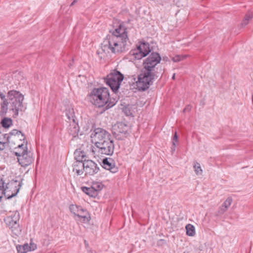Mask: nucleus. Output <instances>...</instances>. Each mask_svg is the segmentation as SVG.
<instances>
[{"mask_svg": "<svg viewBox=\"0 0 253 253\" xmlns=\"http://www.w3.org/2000/svg\"><path fill=\"white\" fill-rule=\"evenodd\" d=\"M130 42L127 35L126 28L121 25L116 29L112 35L103 42L102 50L105 52L116 53L128 50L130 46Z\"/></svg>", "mask_w": 253, "mask_h": 253, "instance_id": "nucleus-1", "label": "nucleus"}, {"mask_svg": "<svg viewBox=\"0 0 253 253\" xmlns=\"http://www.w3.org/2000/svg\"><path fill=\"white\" fill-rule=\"evenodd\" d=\"M0 98L2 101L0 111L1 116L5 115L9 109L10 111L13 112V117H16L18 116L19 111H22L24 109V95L19 91L15 90H9L6 96L3 92H0Z\"/></svg>", "mask_w": 253, "mask_h": 253, "instance_id": "nucleus-2", "label": "nucleus"}, {"mask_svg": "<svg viewBox=\"0 0 253 253\" xmlns=\"http://www.w3.org/2000/svg\"><path fill=\"white\" fill-rule=\"evenodd\" d=\"M91 137L94 141L95 150L92 152L97 153V155H105L111 156L114 150V141L111 139V134L102 128H97L91 134Z\"/></svg>", "mask_w": 253, "mask_h": 253, "instance_id": "nucleus-3", "label": "nucleus"}, {"mask_svg": "<svg viewBox=\"0 0 253 253\" xmlns=\"http://www.w3.org/2000/svg\"><path fill=\"white\" fill-rule=\"evenodd\" d=\"M90 102L98 108L104 107L106 110L116 103L115 99L110 98L109 90L106 87L94 88L88 95Z\"/></svg>", "mask_w": 253, "mask_h": 253, "instance_id": "nucleus-4", "label": "nucleus"}, {"mask_svg": "<svg viewBox=\"0 0 253 253\" xmlns=\"http://www.w3.org/2000/svg\"><path fill=\"white\" fill-rule=\"evenodd\" d=\"M164 69L161 67L160 72H150L143 69L142 73L138 76V81L136 82L137 88L138 90L145 91L147 89L150 85L153 84V81L157 79L159 74L164 72Z\"/></svg>", "mask_w": 253, "mask_h": 253, "instance_id": "nucleus-5", "label": "nucleus"}, {"mask_svg": "<svg viewBox=\"0 0 253 253\" xmlns=\"http://www.w3.org/2000/svg\"><path fill=\"white\" fill-rule=\"evenodd\" d=\"M14 153L17 156L19 164L23 168L28 167L34 162L33 154L28 150L26 145L19 144L15 148Z\"/></svg>", "mask_w": 253, "mask_h": 253, "instance_id": "nucleus-6", "label": "nucleus"}, {"mask_svg": "<svg viewBox=\"0 0 253 253\" xmlns=\"http://www.w3.org/2000/svg\"><path fill=\"white\" fill-rule=\"evenodd\" d=\"M124 76L120 71L115 69L107 75L105 80L114 92H117L124 80Z\"/></svg>", "mask_w": 253, "mask_h": 253, "instance_id": "nucleus-7", "label": "nucleus"}, {"mask_svg": "<svg viewBox=\"0 0 253 253\" xmlns=\"http://www.w3.org/2000/svg\"><path fill=\"white\" fill-rule=\"evenodd\" d=\"M19 212L14 211L10 212L4 219L6 225L15 235L20 234L22 231V228L19 223Z\"/></svg>", "mask_w": 253, "mask_h": 253, "instance_id": "nucleus-8", "label": "nucleus"}, {"mask_svg": "<svg viewBox=\"0 0 253 253\" xmlns=\"http://www.w3.org/2000/svg\"><path fill=\"white\" fill-rule=\"evenodd\" d=\"M129 126L124 122H117L112 127V132L118 140H124L129 135Z\"/></svg>", "mask_w": 253, "mask_h": 253, "instance_id": "nucleus-9", "label": "nucleus"}, {"mask_svg": "<svg viewBox=\"0 0 253 253\" xmlns=\"http://www.w3.org/2000/svg\"><path fill=\"white\" fill-rule=\"evenodd\" d=\"M161 60V57L157 52H153L144 61L143 69L150 72H158L155 69V66L160 63ZM158 68H156L158 70Z\"/></svg>", "mask_w": 253, "mask_h": 253, "instance_id": "nucleus-10", "label": "nucleus"}, {"mask_svg": "<svg viewBox=\"0 0 253 253\" xmlns=\"http://www.w3.org/2000/svg\"><path fill=\"white\" fill-rule=\"evenodd\" d=\"M151 52L149 44L143 42L134 49L131 50L129 53L135 59H140L146 56Z\"/></svg>", "mask_w": 253, "mask_h": 253, "instance_id": "nucleus-11", "label": "nucleus"}, {"mask_svg": "<svg viewBox=\"0 0 253 253\" xmlns=\"http://www.w3.org/2000/svg\"><path fill=\"white\" fill-rule=\"evenodd\" d=\"M22 181L23 179H20V180L13 179L6 184V188L11 192L12 196H15L19 192L23 185Z\"/></svg>", "mask_w": 253, "mask_h": 253, "instance_id": "nucleus-12", "label": "nucleus"}, {"mask_svg": "<svg viewBox=\"0 0 253 253\" xmlns=\"http://www.w3.org/2000/svg\"><path fill=\"white\" fill-rule=\"evenodd\" d=\"M99 167L97 164L92 160H87L84 162L85 175H93L98 172Z\"/></svg>", "mask_w": 253, "mask_h": 253, "instance_id": "nucleus-13", "label": "nucleus"}, {"mask_svg": "<svg viewBox=\"0 0 253 253\" xmlns=\"http://www.w3.org/2000/svg\"><path fill=\"white\" fill-rule=\"evenodd\" d=\"M69 121L70 124L68 128L69 134L72 136L73 137H75L78 135L79 132V126L78 124L76 122V117L71 115L69 116Z\"/></svg>", "mask_w": 253, "mask_h": 253, "instance_id": "nucleus-14", "label": "nucleus"}, {"mask_svg": "<svg viewBox=\"0 0 253 253\" xmlns=\"http://www.w3.org/2000/svg\"><path fill=\"white\" fill-rule=\"evenodd\" d=\"M84 162L76 161L73 164V171H75L77 175H82L84 172Z\"/></svg>", "mask_w": 253, "mask_h": 253, "instance_id": "nucleus-15", "label": "nucleus"}, {"mask_svg": "<svg viewBox=\"0 0 253 253\" xmlns=\"http://www.w3.org/2000/svg\"><path fill=\"white\" fill-rule=\"evenodd\" d=\"M7 135H9L10 138L11 137H13L14 139H18L22 140H24L25 138L24 135L21 132V131L17 129H13L9 133V134H7Z\"/></svg>", "mask_w": 253, "mask_h": 253, "instance_id": "nucleus-16", "label": "nucleus"}, {"mask_svg": "<svg viewBox=\"0 0 253 253\" xmlns=\"http://www.w3.org/2000/svg\"><path fill=\"white\" fill-rule=\"evenodd\" d=\"M82 191L91 197H96L97 195L96 190H95L92 186L87 187L85 186L82 187Z\"/></svg>", "mask_w": 253, "mask_h": 253, "instance_id": "nucleus-17", "label": "nucleus"}, {"mask_svg": "<svg viewBox=\"0 0 253 253\" xmlns=\"http://www.w3.org/2000/svg\"><path fill=\"white\" fill-rule=\"evenodd\" d=\"M75 158L76 161H80L82 162H84L86 160V156L85 153L83 151L80 150H76L74 153Z\"/></svg>", "mask_w": 253, "mask_h": 253, "instance_id": "nucleus-18", "label": "nucleus"}, {"mask_svg": "<svg viewBox=\"0 0 253 253\" xmlns=\"http://www.w3.org/2000/svg\"><path fill=\"white\" fill-rule=\"evenodd\" d=\"M253 17V13L252 12H248L245 16L244 18L241 23V26L244 27L247 25Z\"/></svg>", "mask_w": 253, "mask_h": 253, "instance_id": "nucleus-19", "label": "nucleus"}, {"mask_svg": "<svg viewBox=\"0 0 253 253\" xmlns=\"http://www.w3.org/2000/svg\"><path fill=\"white\" fill-rule=\"evenodd\" d=\"M10 141V136L7 134H2L0 132V144H3L4 148L6 145Z\"/></svg>", "mask_w": 253, "mask_h": 253, "instance_id": "nucleus-20", "label": "nucleus"}, {"mask_svg": "<svg viewBox=\"0 0 253 253\" xmlns=\"http://www.w3.org/2000/svg\"><path fill=\"white\" fill-rule=\"evenodd\" d=\"M17 253H26L29 251L28 244L26 243L23 245H18L16 246Z\"/></svg>", "mask_w": 253, "mask_h": 253, "instance_id": "nucleus-21", "label": "nucleus"}, {"mask_svg": "<svg viewBox=\"0 0 253 253\" xmlns=\"http://www.w3.org/2000/svg\"><path fill=\"white\" fill-rule=\"evenodd\" d=\"M78 217L79 218V220L83 223L88 222L90 219V217L88 211H85L84 214H81Z\"/></svg>", "mask_w": 253, "mask_h": 253, "instance_id": "nucleus-22", "label": "nucleus"}, {"mask_svg": "<svg viewBox=\"0 0 253 253\" xmlns=\"http://www.w3.org/2000/svg\"><path fill=\"white\" fill-rule=\"evenodd\" d=\"M186 234L189 236H193L195 234L194 226L190 224H187L186 227Z\"/></svg>", "mask_w": 253, "mask_h": 253, "instance_id": "nucleus-23", "label": "nucleus"}, {"mask_svg": "<svg viewBox=\"0 0 253 253\" xmlns=\"http://www.w3.org/2000/svg\"><path fill=\"white\" fill-rule=\"evenodd\" d=\"M1 125L4 128H8L12 125V121L10 118H4L1 121Z\"/></svg>", "mask_w": 253, "mask_h": 253, "instance_id": "nucleus-24", "label": "nucleus"}, {"mask_svg": "<svg viewBox=\"0 0 253 253\" xmlns=\"http://www.w3.org/2000/svg\"><path fill=\"white\" fill-rule=\"evenodd\" d=\"M193 167L194 171L197 175H201L202 174L203 170L201 169L200 164L199 163L195 162Z\"/></svg>", "mask_w": 253, "mask_h": 253, "instance_id": "nucleus-25", "label": "nucleus"}, {"mask_svg": "<svg viewBox=\"0 0 253 253\" xmlns=\"http://www.w3.org/2000/svg\"><path fill=\"white\" fill-rule=\"evenodd\" d=\"M94 189L96 190L97 195H98V192L102 190L103 187V185L100 183H93L91 186Z\"/></svg>", "mask_w": 253, "mask_h": 253, "instance_id": "nucleus-26", "label": "nucleus"}, {"mask_svg": "<svg viewBox=\"0 0 253 253\" xmlns=\"http://www.w3.org/2000/svg\"><path fill=\"white\" fill-rule=\"evenodd\" d=\"M2 194L4 195V197L7 199H9L14 196H12V193L10 192L8 189H7L6 187L4 188V189L2 190L1 192Z\"/></svg>", "mask_w": 253, "mask_h": 253, "instance_id": "nucleus-27", "label": "nucleus"}, {"mask_svg": "<svg viewBox=\"0 0 253 253\" xmlns=\"http://www.w3.org/2000/svg\"><path fill=\"white\" fill-rule=\"evenodd\" d=\"M102 163L104 165V168L105 169H108L111 168L114 164H112L107 158H105L102 161Z\"/></svg>", "mask_w": 253, "mask_h": 253, "instance_id": "nucleus-28", "label": "nucleus"}, {"mask_svg": "<svg viewBox=\"0 0 253 253\" xmlns=\"http://www.w3.org/2000/svg\"><path fill=\"white\" fill-rule=\"evenodd\" d=\"M122 111L124 114L127 116H130L132 115V113L129 105H127L123 107Z\"/></svg>", "mask_w": 253, "mask_h": 253, "instance_id": "nucleus-29", "label": "nucleus"}, {"mask_svg": "<svg viewBox=\"0 0 253 253\" xmlns=\"http://www.w3.org/2000/svg\"><path fill=\"white\" fill-rule=\"evenodd\" d=\"M232 202V198L228 197L222 205L224 207V208L228 209V208L231 205Z\"/></svg>", "mask_w": 253, "mask_h": 253, "instance_id": "nucleus-30", "label": "nucleus"}, {"mask_svg": "<svg viewBox=\"0 0 253 253\" xmlns=\"http://www.w3.org/2000/svg\"><path fill=\"white\" fill-rule=\"evenodd\" d=\"M186 57V56H181V55H176L172 58V60L174 62H177L182 60Z\"/></svg>", "mask_w": 253, "mask_h": 253, "instance_id": "nucleus-31", "label": "nucleus"}, {"mask_svg": "<svg viewBox=\"0 0 253 253\" xmlns=\"http://www.w3.org/2000/svg\"><path fill=\"white\" fill-rule=\"evenodd\" d=\"M79 206H77L74 205H72L70 207V210L71 212L73 213L75 216L76 215L77 210H79Z\"/></svg>", "mask_w": 253, "mask_h": 253, "instance_id": "nucleus-32", "label": "nucleus"}, {"mask_svg": "<svg viewBox=\"0 0 253 253\" xmlns=\"http://www.w3.org/2000/svg\"><path fill=\"white\" fill-rule=\"evenodd\" d=\"M66 115L68 118V120L69 121V116H71L72 115L73 116H75L74 113V110L73 108H69L68 109L66 110Z\"/></svg>", "mask_w": 253, "mask_h": 253, "instance_id": "nucleus-33", "label": "nucleus"}, {"mask_svg": "<svg viewBox=\"0 0 253 253\" xmlns=\"http://www.w3.org/2000/svg\"><path fill=\"white\" fill-rule=\"evenodd\" d=\"M85 211H87L86 210L82 208L81 207H79V210H77V212L76 214V216L79 217L81 214H84V212L85 213Z\"/></svg>", "mask_w": 253, "mask_h": 253, "instance_id": "nucleus-34", "label": "nucleus"}, {"mask_svg": "<svg viewBox=\"0 0 253 253\" xmlns=\"http://www.w3.org/2000/svg\"><path fill=\"white\" fill-rule=\"evenodd\" d=\"M178 141V136L177 134V132L175 131L174 135L172 138V145L174 147L173 150H175L174 147L176 146V142Z\"/></svg>", "mask_w": 253, "mask_h": 253, "instance_id": "nucleus-35", "label": "nucleus"}, {"mask_svg": "<svg viewBox=\"0 0 253 253\" xmlns=\"http://www.w3.org/2000/svg\"><path fill=\"white\" fill-rule=\"evenodd\" d=\"M227 210V209L224 208V207L223 206L221 205V206H220V208H219V210H218V213L219 214H222Z\"/></svg>", "mask_w": 253, "mask_h": 253, "instance_id": "nucleus-36", "label": "nucleus"}, {"mask_svg": "<svg viewBox=\"0 0 253 253\" xmlns=\"http://www.w3.org/2000/svg\"><path fill=\"white\" fill-rule=\"evenodd\" d=\"M28 248L29 249V251H34L37 249V245L35 243H31L30 246L28 245Z\"/></svg>", "mask_w": 253, "mask_h": 253, "instance_id": "nucleus-37", "label": "nucleus"}, {"mask_svg": "<svg viewBox=\"0 0 253 253\" xmlns=\"http://www.w3.org/2000/svg\"><path fill=\"white\" fill-rule=\"evenodd\" d=\"M117 168L115 167L114 165H113L111 167V168L109 169L108 170H109L112 173H115L117 171Z\"/></svg>", "mask_w": 253, "mask_h": 253, "instance_id": "nucleus-38", "label": "nucleus"}, {"mask_svg": "<svg viewBox=\"0 0 253 253\" xmlns=\"http://www.w3.org/2000/svg\"><path fill=\"white\" fill-rule=\"evenodd\" d=\"M3 185L4 182L2 180L0 181V190H1V191L2 189H4Z\"/></svg>", "mask_w": 253, "mask_h": 253, "instance_id": "nucleus-39", "label": "nucleus"}, {"mask_svg": "<svg viewBox=\"0 0 253 253\" xmlns=\"http://www.w3.org/2000/svg\"><path fill=\"white\" fill-rule=\"evenodd\" d=\"M191 109V107L189 105H187L183 110V112L186 111H189Z\"/></svg>", "mask_w": 253, "mask_h": 253, "instance_id": "nucleus-40", "label": "nucleus"}, {"mask_svg": "<svg viewBox=\"0 0 253 253\" xmlns=\"http://www.w3.org/2000/svg\"><path fill=\"white\" fill-rule=\"evenodd\" d=\"M84 245H85V247L86 249H88V247H89V244L88 243H87V242L86 241V240H84Z\"/></svg>", "mask_w": 253, "mask_h": 253, "instance_id": "nucleus-41", "label": "nucleus"}, {"mask_svg": "<svg viewBox=\"0 0 253 253\" xmlns=\"http://www.w3.org/2000/svg\"><path fill=\"white\" fill-rule=\"evenodd\" d=\"M79 0H74V1L70 4V6H73Z\"/></svg>", "mask_w": 253, "mask_h": 253, "instance_id": "nucleus-42", "label": "nucleus"}, {"mask_svg": "<svg viewBox=\"0 0 253 253\" xmlns=\"http://www.w3.org/2000/svg\"><path fill=\"white\" fill-rule=\"evenodd\" d=\"M4 149V146L3 144L1 145L0 144V151L3 150Z\"/></svg>", "mask_w": 253, "mask_h": 253, "instance_id": "nucleus-43", "label": "nucleus"}, {"mask_svg": "<svg viewBox=\"0 0 253 253\" xmlns=\"http://www.w3.org/2000/svg\"><path fill=\"white\" fill-rule=\"evenodd\" d=\"M175 74H173L172 77V80H174L175 79Z\"/></svg>", "mask_w": 253, "mask_h": 253, "instance_id": "nucleus-44", "label": "nucleus"}, {"mask_svg": "<svg viewBox=\"0 0 253 253\" xmlns=\"http://www.w3.org/2000/svg\"><path fill=\"white\" fill-rule=\"evenodd\" d=\"M88 253H93L91 250H88Z\"/></svg>", "mask_w": 253, "mask_h": 253, "instance_id": "nucleus-45", "label": "nucleus"}, {"mask_svg": "<svg viewBox=\"0 0 253 253\" xmlns=\"http://www.w3.org/2000/svg\"><path fill=\"white\" fill-rule=\"evenodd\" d=\"M183 253H189V252H184Z\"/></svg>", "mask_w": 253, "mask_h": 253, "instance_id": "nucleus-46", "label": "nucleus"}]
</instances>
